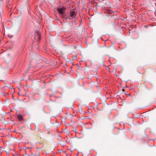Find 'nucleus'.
Returning a JSON list of instances; mask_svg holds the SVG:
<instances>
[{
	"label": "nucleus",
	"mask_w": 156,
	"mask_h": 156,
	"mask_svg": "<svg viewBox=\"0 0 156 156\" xmlns=\"http://www.w3.org/2000/svg\"><path fill=\"white\" fill-rule=\"evenodd\" d=\"M3 10H2V12H3Z\"/></svg>",
	"instance_id": "obj_8"
},
{
	"label": "nucleus",
	"mask_w": 156,
	"mask_h": 156,
	"mask_svg": "<svg viewBox=\"0 0 156 156\" xmlns=\"http://www.w3.org/2000/svg\"><path fill=\"white\" fill-rule=\"evenodd\" d=\"M64 16L63 18H62L63 19L65 18V20L67 21V19L71 20L72 19V18L70 16L69 17L68 16H67L66 14H64Z\"/></svg>",
	"instance_id": "obj_3"
},
{
	"label": "nucleus",
	"mask_w": 156,
	"mask_h": 156,
	"mask_svg": "<svg viewBox=\"0 0 156 156\" xmlns=\"http://www.w3.org/2000/svg\"><path fill=\"white\" fill-rule=\"evenodd\" d=\"M2 16H3V15H4V14H3V13H2Z\"/></svg>",
	"instance_id": "obj_7"
},
{
	"label": "nucleus",
	"mask_w": 156,
	"mask_h": 156,
	"mask_svg": "<svg viewBox=\"0 0 156 156\" xmlns=\"http://www.w3.org/2000/svg\"><path fill=\"white\" fill-rule=\"evenodd\" d=\"M2 25H3V23H2Z\"/></svg>",
	"instance_id": "obj_11"
},
{
	"label": "nucleus",
	"mask_w": 156,
	"mask_h": 156,
	"mask_svg": "<svg viewBox=\"0 0 156 156\" xmlns=\"http://www.w3.org/2000/svg\"><path fill=\"white\" fill-rule=\"evenodd\" d=\"M69 13L70 16L72 18V19L75 18L77 15L76 9H70Z\"/></svg>",
	"instance_id": "obj_2"
},
{
	"label": "nucleus",
	"mask_w": 156,
	"mask_h": 156,
	"mask_svg": "<svg viewBox=\"0 0 156 156\" xmlns=\"http://www.w3.org/2000/svg\"><path fill=\"white\" fill-rule=\"evenodd\" d=\"M0 148H2V147H0Z\"/></svg>",
	"instance_id": "obj_10"
},
{
	"label": "nucleus",
	"mask_w": 156,
	"mask_h": 156,
	"mask_svg": "<svg viewBox=\"0 0 156 156\" xmlns=\"http://www.w3.org/2000/svg\"><path fill=\"white\" fill-rule=\"evenodd\" d=\"M12 13H11V14H10V15H12Z\"/></svg>",
	"instance_id": "obj_9"
},
{
	"label": "nucleus",
	"mask_w": 156,
	"mask_h": 156,
	"mask_svg": "<svg viewBox=\"0 0 156 156\" xmlns=\"http://www.w3.org/2000/svg\"><path fill=\"white\" fill-rule=\"evenodd\" d=\"M37 34H38V40H40V35L38 33H37Z\"/></svg>",
	"instance_id": "obj_6"
},
{
	"label": "nucleus",
	"mask_w": 156,
	"mask_h": 156,
	"mask_svg": "<svg viewBox=\"0 0 156 156\" xmlns=\"http://www.w3.org/2000/svg\"><path fill=\"white\" fill-rule=\"evenodd\" d=\"M57 11L59 13V14L63 18L64 16V14L66 10V8L64 6L59 7L57 9Z\"/></svg>",
	"instance_id": "obj_1"
},
{
	"label": "nucleus",
	"mask_w": 156,
	"mask_h": 156,
	"mask_svg": "<svg viewBox=\"0 0 156 156\" xmlns=\"http://www.w3.org/2000/svg\"><path fill=\"white\" fill-rule=\"evenodd\" d=\"M7 7L9 9V11H10V9L11 8V6L8 4V3H7Z\"/></svg>",
	"instance_id": "obj_5"
},
{
	"label": "nucleus",
	"mask_w": 156,
	"mask_h": 156,
	"mask_svg": "<svg viewBox=\"0 0 156 156\" xmlns=\"http://www.w3.org/2000/svg\"><path fill=\"white\" fill-rule=\"evenodd\" d=\"M17 117L19 119V120L20 121L22 120L23 119V116L21 114L18 115L17 116Z\"/></svg>",
	"instance_id": "obj_4"
}]
</instances>
